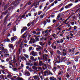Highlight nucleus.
<instances>
[{"instance_id": "8fccbe9b", "label": "nucleus", "mask_w": 80, "mask_h": 80, "mask_svg": "<svg viewBox=\"0 0 80 80\" xmlns=\"http://www.w3.org/2000/svg\"><path fill=\"white\" fill-rule=\"evenodd\" d=\"M47 22H48V23H50V19H46V20Z\"/></svg>"}, {"instance_id": "4c0bfd02", "label": "nucleus", "mask_w": 80, "mask_h": 80, "mask_svg": "<svg viewBox=\"0 0 80 80\" xmlns=\"http://www.w3.org/2000/svg\"><path fill=\"white\" fill-rule=\"evenodd\" d=\"M34 66H35V67L38 66V64H37L36 62H35L34 63Z\"/></svg>"}, {"instance_id": "9d476101", "label": "nucleus", "mask_w": 80, "mask_h": 80, "mask_svg": "<svg viewBox=\"0 0 80 80\" xmlns=\"http://www.w3.org/2000/svg\"><path fill=\"white\" fill-rule=\"evenodd\" d=\"M8 47L10 48H11V49H13V45L12 44H9L8 45Z\"/></svg>"}, {"instance_id": "de8ad7c7", "label": "nucleus", "mask_w": 80, "mask_h": 80, "mask_svg": "<svg viewBox=\"0 0 80 80\" xmlns=\"http://www.w3.org/2000/svg\"><path fill=\"white\" fill-rule=\"evenodd\" d=\"M30 43L31 44H32V43H33V42H32V40H30L29 42V44H30Z\"/></svg>"}, {"instance_id": "09e8293b", "label": "nucleus", "mask_w": 80, "mask_h": 80, "mask_svg": "<svg viewBox=\"0 0 80 80\" xmlns=\"http://www.w3.org/2000/svg\"><path fill=\"white\" fill-rule=\"evenodd\" d=\"M77 26H74V28L72 29L73 30H77Z\"/></svg>"}, {"instance_id": "5701e85b", "label": "nucleus", "mask_w": 80, "mask_h": 80, "mask_svg": "<svg viewBox=\"0 0 80 80\" xmlns=\"http://www.w3.org/2000/svg\"><path fill=\"white\" fill-rule=\"evenodd\" d=\"M8 7V6H7V4H6V5L4 7V10L5 11L7 10V7Z\"/></svg>"}, {"instance_id": "a211bd4d", "label": "nucleus", "mask_w": 80, "mask_h": 80, "mask_svg": "<svg viewBox=\"0 0 80 80\" xmlns=\"http://www.w3.org/2000/svg\"><path fill=\"white\" fill-rule=\"evenodd\" d=\"M64 70H65V68H64V67L63 65H61V68L60 69V70H63L64 71Z\"/></svg>"}, {"instance_id": "cd10ccee", "label": "nucleus", "mask_w": 80, "mask_h": 80, "mask_svg": "<svg viewBox=\"0 0 80 80\" xmlns=\"http://www.w3.org/2000/svg\"><path fill=\"white\" fill-rule=\"evenodd\" d=\"M65 5H64L62 8H61L59 10V12H61L62 11V10H64V8H63V7H64Z\"/></svg>"}, {"instance_id": "864d4df0", "label": "nucleus", "mask_w": 80, "mask_h": 80, "mask_svg": "<svg viewBox=\"0 0 80 80\" xmlns=\"http://www.w3.org/2000/svg\"><path fill=\"white\" fill-rule=\"evenodd\" d=\"M57 67H55V66L53 67V69L55 70H57Z\"/></svg>"}, {"instance_id": "ea45409f", "label": "nucleus", "mask_w": 80, "mask_h": 80, "mask_svg": "<svg viewBox=\"0 0 80 80\" xmlns=\"http://www.w3.org/2000/svg\"><path fill=\"white\" fill-rule=\"evenodd\" d=\"M59 18H60V14H58L57 16L56 19H58Z\"/></svg>"}, {"instance_id": "e2e57ef3", "label": "nucleus", "mask_w": 80, "mask_h": 80, "mask_svg": "<svg viewBox=\"0 0 80 80\" xmlns=\"http://www.w3.org/2000/svg\"><path fill=\"white\" fill-rule=\"evenodd\" d=\"M49 75H53V73H52V72L50 71L49 72Z\"/></svg>"}, {"instance_id": "13d9d810", "label": "nucleus", "mask_w": 80, "mask_h": 80, "mask_svg": "<svg viewBox=\"0 0 80 80\" xmlns=\"http://www.w3.org/2000/svg\"><path fill=\"white\" fill-rule=\"evenodd\" d=\"M58 0H55L53 2V3H54L55 4H57V3H58V2L57 1Z\"/></svg>"}, {"instance_id": "4d7b16f0", "label": "nucleus", "mask_w": 80, "mask_h": 80, "mask_svg": "<svg viewBox=\"0 0 80 80\" xmlns=\"http://www.w3.org/2000/svg\"><path fill=\"white\" fill-rule=\"evenodd\" d=\"M36 31H37V32H38V31H40V28H37L36 30Z\"/></svg>"}, {"instance_id": "7c9ffc66", "label": "nucleus", "mask_w": 80, "mask_h": 80, "mask_svg": "<svg viewBox=\"0 0 80 80\" xmlns=\"http://www.w3.org/2000/svg\"><path fill=\"white\" fill-rule=\"evenodd\" d=\"M66 77L68 78H70V75H69V73H67L66 75Z\"/></svg>"}, {"instance_id": "a19ab883", "label": "nucleus", "mask_w": 80, "mask_h": 80, "mask_svg": "<svg viewBox=\"0 0 80 80\" xmlns=\"http://www.w3.org/2000/svg\"><path fill=\"white\" fill-rule=\"evenodd\" d=\"M7 19L6 18H5L4 19V23H7Z\"/></svg>"}, {"instance_id": "b1692460", "label": "nucleus", "mask_w": 80, "mask_h": 80, "mask_svg": "<svg viewBox=\"0 0 80 80\" xmlns=\"http://www.w3.org/2000/svg\"><path fill=\"white\" fill-rule=\"evenodd\" d=\"M62 56H67V52H62Z\"/></svg>"}, {"instance_id": "4be33fe9", "label": "nucleus", "mask_w": 80, "mask_h": 80, "mask_svg": "<svg viewBox=\"0 0 80 80\" xmlns=\"http://www.w3.org/2000/svg\"><path fill=\"white\" fill-rule=\"evenodd\" d=\"M43 60H44V58L45 59V61H47V57L46 56H44V55L43 56Z\"/></svg>"}, {"instance_id": "338daca9", "label": "nucleus", "mask_w": 80, "mask_h": 80, "mask_svg": "<svg viewBox=\"0 0 80 80\" xmlns=\"http://www.w3.org/2000/svg\"><path fill=\"white\" fill-rule=\"evenodd\" d=\"M76 80H80V76L77 77L76 78Z\"/></svg>"}, {"instance_id": "393cba45", "label": "nucleus", "mask_w": 80, "mask_h": 80, "mask_svg": "<svg viewBox=\"0 0 80 80\" xmlns=\"http://www.w3.org/2000/svg\"><path fill=\"white\" fill-rule=\"evenodd\" d=\"M3 76V74H2L0 76V78H1V79H3L4 78V77H5V76Z\"/></svg>"}, {"instance_id": "052dcab7", "label": "nucleus", "mask_w": 80, "mask_h": 80, "mask_svg": "<svg viewBox=\"0 0 80 80\" xmlns=\"http://www.w3.org/2000/svg\"><path fill=\"white\" fill-rule=\"evenodd\" d=\"M57 52L58 54H61V52H60V51L59 50H57Z\"/></svg>"}, {"instance_id": "680f3d73", "label": "nucleus", "mask_w": 80, "mask_h": 80, "mask_svg": "<svg viewBox=\"0 0 80 80\" xmlns=\"http://www.w3.org/2000/svg\"><path fill=\"white\" fill-rule=\"evenodd\" d=\"M39 5V2H38L35 5H34V6L35 7V6H37V5Z\"/></svg>"}, {"instance_id": "f3484780", "label": "nucleus", "mask_w": 80, "mask_h": 80, "mask_svg": "<svg viewBox=\"0 0 80 80\" xmlns=\"http://www.w3.org/2000/svg\"><path fill=\"white\" fill-rule=\"evenodd\" d=\"M67 65H72V62H71L70 61H68L67 62Z\"/></svg>"}, {"instance_id": "79ce46f5", "label": "nucleus", "mask_w": 80, "mask_h": 80, "mask_svg": "<svg viewBox=\"0 0 80 80\" xmlns=\"http://www.w3.org/2000/svg\"><path fill=\"white\" fill-rule=\"evenodd\" d=\"M23 44L22 42H21V44L20 45V48H23Z\"/></svg>"}, {"instance_id": "f704fd0d", "label": "nucleus", "mask_w": 80, "mask_h": 80, "mask_svg": "<svg viewBox=\"0 0 80 80\" xmlns=\"http://www.w3.org/2000/svg\"><path fill=\"white\" fill-rule=\"evenodd\" d=\"M80 7L75 12V13H78V12H79V10H80Z\"/></svg>"}, {"instance_id": "f03ea898", "label": "nucleus", "mask_w": 80, "mask_h": 80, "mask_svg": "<svg viewBox=\"0 0 80 80\" xmlns=\"http://www.w3.org/2000/svg\"><path fill=\"white\" fill-rule=\"evenodd\" d=\"M36 46L38 48H36V50H37V51H38V52H39V55H41V50H42V48H41V46L38 45H36Z\"/></svg>"}, {"instance_id": "c9c22d12", "label": "nucleus", "mask_w": 80, "mask_h": 80, "mask_svg": "<svg viewBox=\"0 0 80 80\" xmlns=\"http://www.w3.org/2000/svg\"><path fill=\"white\" fill-rule=\"evenodd\" d=\"M33 48V47H30L29 48V51L30 52L32 49Z\"/></svg>"}, {"instance_id": "69168bd1", "label": "nucleus", "mask_w": 80, "mask_h": 80, "mask_svg": "<svg viewBox=\"0 0 80 80\" xmlns=\"http://www.w3.org/2000/svg\"><path fill=\"white\" fill-rule=\"evenodd\" d=\"M48 35V33H47L45 34V35H44V37H47Z\"/></svg>"}, {"instance_id": "e433bc0d", "label": "nucleus", "mask_w": 80, "mask_h": 80, "mask_svg": "<svg viewBox=\"0 0 80 80\" xmlns=\"http://www.w3.org/2000/svg\"><path fill=\"white\" fill-rule=\"evenodd\" d=\"M0 67L2 68V69H4L5 68V67L4 66H2V65H1L0 66Z\"/></svg>"}, {"instance_id": "473e14b6", "label": "nucleus", "mask_w": 80, "mask_h": 80, "mask_svg": "<svg viewBox=\"0 0 80 80\" xmlns=\"http://www.w3.org/2000/svg\"><path fill=\"white\" fill-rule=\"evenodd\" d=\"M35 39L37 41V42H38L40 40V39H39V38L37 37H36L35 38Z\"/></svg>"}, {"instance_id": "4468645a", "label": "nucleus", "mask_w": 80, "mask_h": 80, "mask_svg": "<svg viewBox=\"0 0 80 80\" xmlns=\"http://www.w3.org/2000/svg\"><path fill=\"white\" fill-rule=\"evenodd\" d=\"M31 53L32 56H33L34 57H35V56H36V52L34 51H32L31 52Z\"/></svg>"}, {"instance_id": "f8f14e48", "label": "nucleus", "mask_w": 80, "mask_h": 80, "mask_svg": "<svg viewBox=\"0 0 80 80\" xmlns=\"http://www.w3.org/2000/svg\"><path fill=\"white\" fill-rule=\"evenodd\" d=\"M77 66L75 65H73L72 66V70H76V68H77Z\"/></svg>"}, {"instance_id": "aec40b11", "label": "nucleus", "mask_w": 80, "mask_h": 80, "mask_svg": "<svg viewBox=\"0 0 80 80\" xmlns=\"http://www.w3.org/2000/svg\"><path fill=\"white\" fill-rule=\"evenodd\" d=\"M38 60H39V61H41V60H43V58H42L41 57H38Z\"/></svg>"}, {"instance_id": "412c9836", "label": "nucleus", "mask_w": 80, "mask_h": 80, "mask_svg": "<svg viewBox=\"0 0 80 80\" xmlns=\"http://www.w3.org/2000/svg\"><path fill=\"white\" fill-rule=\"evenodd\" d=\"M13 7L12 6H11L9 7L8 9V10H9L10 11V10H12L13 9Z\"/></svg>"}, {"instance_id": "2f4dec72", "label": "nucleus", "mask_w": 80, "mask_h": 80, "mask_svg": "<svg viewBox=\"0 0 80 80\" xmlns=\"http://www.w3.org/2000/svg\"><path fill=\"white\" fill-rule=\"evenodd\" d=\"M1 72L2 73H3V74H5L6 75L7 74L5 72V70L3 69L2 70H1Z\"/></svg>"}, {"instance_id": "1a4fd4ad", "label": "nucleus", "mask_w": 80, "mask_h": 80, "mask_svg": "<svg viewBox=\"0 0 80 80\" xmlns=\"http://www.w3.org/2000/svg\"><path fill=\"white\" fill-rule=\"evenodd\" d=\"M40 40L41 41H43V40H44L45 41H47V38L42 37L40 38Z\"/></svg>"}, {"instance_id": "39448f33", "label": "nucleus", "mask_w": 80, "mask_h": 80, "mask_svg": "<svg viewBox=\"0 0 80 80\" xmlns=\"http://www.w3.org/2000/svg\"><path fill=\"white\" fill-rule=\"evenodd\" d=\"M27 28H28L26 26L23 27L21 30V34H22V33L23 32H24V31H26V30H27Z\"/></svg>"}, {"instance_id": "c85d7f7f", "label": "nucleus", "mask_w": 80, "mask_h": 80, "mask_svg": "<svg viewBox=\"0 0 80 80\" xmlns=\"http://www.w3.org/2000/svg\"><path fill=\"white\" fill-rule=\"evenodd\" d=\"M61 65L60 66L59 65H58L57 66V70H58V69H60L61 68Z\"/></svg>"}, {"instance_id": "dca6fc26", "label": "nucleus", "mask_w": 80, "mask_h": 80, "mask_svg": "<svg viewBox=\"0 0 80 80\" xmlns=\"http://www.w3.org/2000/svg\"><path fill=\"white\" fill-rule=\"evenodd\" d=\"M21 41H22V39H20L19 41H17L16 42V44L18 45H19L20 43H21Z\"/></svg>"}, {"instance_id": "5fc2aeb1", "label": "nucleus", "mask_w": 80, "mask_h": 80, "mask_svg": "<svg viewBox=\"0 0 80 80\" xmlns=\"http://www.w3.org/2000/svg\"><path fill=\"white\" fill-rule=\"evenodd\" d=\"M43 22H44L43 24L45 26L46 25V24L47 23V21H44Z\"/></svg>"}, {"instance_id": "774afa93", "label": "nucleus", "mask_w": 80, "mask_h": 80, "mask_svg": "<svg viewBox=\"0 0 80 80\" xmlns=\"http://www.w3.org/2000/svg\"><path fill=\"white\" fill-rule=\"evenodd\" d=\"M60 42L61 43H62L63 42V39H61L60 40Z\"/></svg>"}, {"instance_id": "20e7f679", "label": "nucleus", "mask_w": 80, "mask_h": 80, "mask_svg": "<svg viewBox=\"0 0 80 80\" xmlns=\"http://www.w3.org/2000/svg\"><path fill=\"white\" fill-rule=\"evenodd\" d=\"M72 5H73V3H70L66 6L64 7V8H66V9H68V8H71V7H72Z\"/></svg>"}, {"instance_id": "72a5a7b5", "label": "nucleus", "mask_w": 80, "mask_h": 80, "mask_svg": "<svg viewBox=\"0 0 80 80\" xmlns=\"http://www.w3.org/2000/svg\"><path fill=\"white\" fill-rule=\"evenodd\" d=\"M33 78L35 79V80H37V79L38 78V77L37 75L33 76Z\"/></svg>"}, {"instance_id": "6e6552de", "label": "nucleus", "mask_w": 80, "mask_h": 80, "mask_svg": "<svg viewBox=\"0 0 80 80\" xmlns=\"http://www.w3.org/2000/svg\"><path fill=\"white\" fill-rule=\"evenodd\" d=\"M17 38H17V36H15L11 38V40L12 42H14V41H15V40H17Z\"/></svg>"}, {"instance_id": "6ab92c4d", "label": "nucleus", "mask_w": 80, "mask_h": 80, "mask_svg": "<svg viewBox=\"0 0 80 80\" xmlns=\"http://www.w3.org/2000/svg\"><path fill=\"white\" fill-rule=\"evenodd\" d=\"M26 74H27V76H29L30 75V73L29 72H24L25 75H26Z\"/></svg>"}, {"instance_id": "6e6d98bb", "label": "nucleus", "mask_w": 80, "mask_h": 80, "mask_svg": "<svg viewBox=\"0 0 80 80\" xmlns=\"http://www.w3.org/2000/svg\"><path fill=\"white\" fill-rule=\"evenodd\" d=\"M31 60H33L34 59V57L32 56H31Z\"/></svg>"}, {"instance_id": "c756f323", "label": "nucleus", "mask_w": 80, "mask_h": 80, "mask_svg": "<svg viewBox=\"0 0 80 80\" xmlns=\"http://www.w3.org/2000/svg\"><path fill=\"white\" fill-rule=\"evenodd\" d=\"M75 48H72L71 49V53H74L75 52H74V51L75 50Z\"/></svg>"}, {"instance_id": "bb28decb", "label": "nucleus", "mask_w": 80, "mask_h": 80, "mask_svg": "<svg viewBox=\"0 0 80 80\" xmlns=\"http://www.w3.org/2000/svg\"><path fill=\"white\" fill-rule=\"evenodd\" d=\"M47 73H48V71H45L44 72V75L45 76L47 75Z\"/></svg>"}, {"instance_id": "f257e3e1", "label": "nucleus", "mask_w": 80, "mask_h": 80, "mask_svg": "<svg viewBox=\"0 0 80 80\" xmlns=\"http://www.w3.org/2000/svg\"><path fill=\"white\" fill-rule=\"evenodd\" d=\"M61 58L59 56H57V58H55L54 59V61L58 63H62V58Z\"/></svg>"}, {"instance_id": "423d86ee", "label": "nucleus", "mask_w": 80, "mask_h": 80, "mask_svg": "<svg viewBox=\"0 0 80 80\" xmlns=\"http://www.w3.org/2000/svg\"><path fill=\"white\" fill-rule=\"evenodd\" d=\"M38 65V66H40V67H43L44 66V63H43V61H39Z\"/></svg>"}, {"instance_id": "ddd939ff", "label": "nucleus", "mask_w": 80, "mask_h": 80, "mask_svg": "<svg viewBox=\"0 0 80 80\" xmlns=\"http://www.w3.org/2000/svg\"><path fill=\"white\" fill-rule=\"evenodd\" d=\"M63 70H60V71L59 72L58 75H62L63 73Z\"/></svg>"}, {"instance_id": "3c124183", "label": "nucleus", "mask_w": 80, "mask_h": 80, "mask_svg": "<svg viewBox=\"0 0 80 80\" xmlns=\"http://www.w3.org/2000/svg\"><path fill=\"white\" fill-rule=\"evenodd\" d=\"M40 37H41L40 35H38V36H37V35H34V37H38V38H40Z\"/></svg>"}, {"instance_id": "bf43d9fd", "label": "nucleus", "mask_w": 80, "mask_h": 80, "mask_svg": "<svg viewBox=\"0 0 80 80\" xmlns=\"http://www.w3.org/2000/svg\"><path fill=\"white\" fill-rule=\"evenodd\" d=\"M12 70L14 72H15V71H16V70H17V68H13Z\"/></svg>"}, {"instance_id": "2eb2a0df", "label": "nucleus", "mask_w": 80, "mask_h": 80, "mask_svg": "<svg viewBox=\"0 0 80 80\" xmlns=\"http://www.w3.org/2000/svg\"><path fill=\"white\" fill-rule=\"evenodd\" d=\"M78 58H78V56H76L74 58V60L75 62H78Z\"/></svg>"}, {"instance_id": "37998d69", "label": "nucleus", "mask_w": 80, "mask_h": 80, "mask_svg": "<svg viewBox=\"0 0 80 80\" xmlns=\"http://www.w3.org/2000/svg\"><path fill=\"white\" fill-rule=\"evenodd\" d=\"M32 43H35L36 42V40L34 39H32Z\"/></svg>"}, {"instance_id": "c03bdc74", "label": "nucleus", "mask_w": 80, "mask_h": 80, "mask_svg": "<svg viewBox=\"0 0 80 80\" xmlns=\"http://www.w3.org/2000/svg\"><path fill=\"white\" fill-rule=\"evenodd\" d=\"M15 58H14L13 60H11L9 61V63H12L13 61H15Z\"/></svg>"}, {"instance_id": "0e129e2a", "label": "nucleus", "mask_w": 80, "mask_h": 80, "mask_svg": "<svg viewBox=\"0 0 80 80\" xmlns=\"http://www.w3.org/2000/svg\"><path fill=\"white\" fill-rule=\"evenodd\" d=\"M69 11H70V12H71V13H73L74 12L73 10L72 9L69 10Z\"/></svg>"}, {"instance_id": "a18cd8bd", "label": "nucleus", "mask_w": 80, "mask_h": 80, "mask_svg": "<svg viewBox=\"0 0 80 80\" xmlns=\"http://www.w3.org/2000/svg\"><path fill=\"white\" fill-rule=\"evenodd\" d=\"M4 15H6L7 13H8V10H6L5 12H4Z\"/></svg>"}, {"instance_id": "603ef678", "label": "nucleus", "mask_w": 80, "mask_h": 80, "mask_svg": "<svg viewBox=\"0 0 80 80\" xmlns=\"http://www.w3.org/2000/svg\"><path fill=\"white\" fill-rule=\"evenodd\" d=\"M44 16H45V14H43L42 15H41L40 17L41 18H43Z\"/></svg>"}, {"instance_id": "9b49d317", "label": "nucleus", "mask_w": 80, "mask_h": 80, "mask_svg": "<svg viewBox=\"0 0 80 80\" xmlns=\"http://www.w3.org/2000/svg\"><path fill=\"white\" fill-rule=\"evenodd\" d=\"M4 42H10V40L8 38L5 39L4 40Z\"/></svg>"}, {"instance_id": "7ed1b4c3", "label": "nucleus", "mask_w": 80, "mask_h": 80, "mask_svg": "<svg viewBox=\"0 0 80 80\" xmlns=\"http://www.w3.org/2000/svg\"><path fill=\"white\" fill-rule=\"evenodd\" d=\"M19 3H20V1H15L12 2V5H14V6H15V7L17 6Z\"/></svg>"}, {"instance_id": "0eeeda50", "label": "nucleus", "mask_w": 80, "mask_h": 80, "mask_svg": "<svg viewBox=\"0 0 80 80\" xmlns=\"http://www.w3.org/2000/svg\"><path fill=\"white\" fill-rule=\"evenodd\" d=\"M27 33V31H26L22 35V38H26L27 37V35L26 34V33Z\"/></svg>"}, {"instance_id": "49530a36", "label": "nucleus", "mask_w": 80, "mask_h": 80, "mask_svg": "<svg viewBox=\"0 0 80 80\" xmlns=\"http://www.w3.org/2000/svg\"><path fill=\"white\" fill-rule=\"evenodd\" d=\"M28 5V3H27L25 5V6L23 8V9H25V8H26V7H27V6Z\"/></svg>"}, {"instance_id": "a878e982", "label": "nucleus", "mask_w": 80, "mask_h": 80, "mask_svg": "<svg viewBox=\"0 0 80 80\" xmlns=\"http://www.w3.org/2000/svg\"><path fill=\"white\" fill-rule=\"evenodd\" d=\"M17 80H23V78H20V77H18L17 78Z\"/></svg>"}, {"instance_id": "58836bf2", "label": "nucleus", "mask_w": 80, "mask_h": 80, "mask_svg": "<svg viewBox=\"0 0 80 80\" xmlns=\"http://www.w3.org/2000/svg\"><path fill=\"white\" fill-rule=\"evenodd\" d=\"M71 68H68L67 69V71L68 72H69L70 71H71Z\"/></svg>"}]
</instances>
